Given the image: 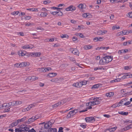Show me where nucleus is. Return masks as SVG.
Returning a JSON list of instances; mask_svg holds the SVG:
<instances>
[{"label": "nucleus", "instance_id": "nucleus-1", "mask_svg": "<svg viewBox=\"0 0 132 132\" xmlns=\"http://www.w3.org/2000/svg\"><path fill=\"white\" fill-rule=\"evenodd\" d=\"M1 108H2L4 110L5 112H8L10 111V108L11 105L9 104V103H4L3 105H1Z\"/></svg>", "mask_w": 132, "mask_h": 132}, {"label": "nucleus", "instance_id": "nucleus-2", "mask_svg": "<svg viewBox=\"0 0 132 132\" xmlns=\"http://www.w3.org/2000/svg\"><path fill=\"white\" fill-rule=\"evenodd\" d=\"M38 118V116L36 115L32 116L31 118L28 119V121L27 122V123L29 124L30 123L34 122Z\"/></svg>", "mask_w": 132, "mask_h": 132}, {"label": "nucleus", "instance_id": "nucleus-3", "mask_svg": "<svg viewBox=\"0 0 132 132\" xmlns=\"http://www.w3.org/2000/svg\"><path fill=\"white\" fill-rule=\"evenodd\" d=\"M106 61V64L111 62L113 59V56H107L103 57Z\"/></svg>", "mask_w": 132, "mask_h": 132}, {"label": "nucleus", "instance_id": "nucleus-4", "mask_svg": "<svg viewBox=\"0 0 132 132\" xmlns=\"http://www.w3.org/2000/svg\"><path fill=\"white\" fill-rule=\"evenodd\" d=\"M64 103V102L62 100L61 102H59L54 104L52 106V108L53 109H55L58 106L63 105Z\"/></svg>", "mask_w": 132, "mask_h": 132}, {"label": "nucleus", "instance_id": "nucleus-5", "mask_svg": "<svg viewBox=\"0 0 132 132\" xmlns=\"http://www.w3.org/2000/svg\"><path fill=\"white\" fill-rule=\"evenodd\" d=\"M76 7L75 6H73L72 5H71L69 6L68 8H66L65 9V10L67 11H73L75 10Z\"/></svg>", "mask_w": 132, "mask_h": 132}, {"label": "nucleus", "instance_id": "nucleus-6", "mask_svg": "<svg viewBox=\"0 0 132 132\" xmlns=\"http://www.w3.org/2000/svg\"><path fill=\"white\" fill-rule=\"evenodd\" d=\"M85 120L86 122H92L95 121V120L93 117H88L86 118H85Z\"/></svg>", "mask_w": 132, "mask_h": 132}, {"label": "nucleus", "instance_id": "nucleus-7", "mask_svg": "<svg viewBox=\"0 0 132 132\" xmlns=\"http://www.w3.org/2000/svg\"><path fill=\"white\" fill-rule=\"evenodd\" d=\"M26 126V125L22 124L20 126V127L19 128L24 131H27L28 130V129H29V127H27Z\"/></svg>", "mask_w": 132, "mask_h": 132}, {"label": "nucleus", "instance_id": "nucleus-8", "mask_svg": "<svg viewBox=\"0 0 132 132\" xmlns=\"http://www.w3.org/2000/svg\"><path fill=\"white\" fill-rule=\"evenodd\" d=\"M53 121V120H51L50 121L47 122L44 125V128L46 129H48L49 127H50V123H51L50 125L51 126V125L52 124V122H51V121Z\"/></svg>", "mask_w": 132, "mask_h": 132}, {"label": "nucleus", "instance_id": "nucleus-9", "mask_svg": "<svg viewBox=\"0 0 132 132\" xmlns=\"http://www.w3.org/2000/svg\"><path fill=\"white\" fill-rule=\"evenodd\" d=\"M104 58L103 57L100 61L99 63L101 65H104L106 64V61L105 60Z\"/></svg>", "mask_w": 132, "mask_h": 132}, {"label": "nucleus", "instance_id": "nucleus-10", "mask_svg": "<svg viewBox=\"0 0 132 132\" xmlns=\"http://www.w3.org/2000/svg\"><path fill=\"white\" fill-rule=\"evenodd\" d=\"M31 55L32 56H35V57H39L41 55V53L40 52L35 53H31Z\"/></svg>", "mask_w": 132, "mask_h": 132}, {"label": "nucleus", "instance_id": "nucleus-11", "mask_svg": "<svg viewBox=\"0 0 132 132\" xmlns=\"http://www.w3.org/2000/svg\"><path fill=\"white\" fill-rule=\"evenodd\" d=\"M72 52L73 54L78 56H79V51L76 48L74 49L72 51Z\"/></svg>", "mask_w": 132, "mask_h": 132}, {"label": "nucleus", "instance_id": "nucleus-12", "mask_svg": "<svg viewBox=\"0 0 132 132\" xmlns=\"http://www.w3.org/2000/svg\"><path fill=\"white\" fill-rule=\"evenodd\" d=\"M33 79L34 80H35L36 79H38V77H36L35 76H32V77H28L26 79V81H28L29 80H31V79Z\"/></svg>", "mask_w": 132, "mask_h": 132}, {"label": "nucleus", "instance_id": "nucleus-13", "mask_svg": "<svg viewBox=\"0 0 132 132\" xmlns=\"http://www.w3.org/2000/svg\"><path fill=\"white\" fill-rule=\"evenodd\" d=\"M26 51H20L18 52V54L20 56H24Z\"/></svg>", "mask_w": 132, "mask_h": 132}, {"label": "nucleus", "instance_id": "nucleus-14", "mask_svg": "<svg viewBox=\"0 0 132 132\" xmlns=\"http://www.w3.org/2000/svg\"><path fill=\"white\" fill-rule=\"evenodd\" d=\"M20 64V67H24L26 66H28L29 65V62H22Z\"/></svg>", "mask_w": 132, "mask_h": 132}, {"label": "nucleus", "instance_id": "nucleus-15", "mask_svg": "<svg viewBox=\"0 0 132 132\" xmlns=\"http://www.w3.org/2000/svg\"><path fill=\"white\" fill-rule=\"evenodd\" d=\"M57 129L55 128H51L50 127L47 130L48 132H56Z\"/></svg>", "mask_w": 132, "mask_h": 132}, {"label": "nucleus", "instance_id": "nucleus-16", "mask_svg": "<svg viewBox=\"0 0 132 132\" xmlns=\"http://www.w3.org/2000/svg\"><path fill=\"white\" fill-rule=\"evenodd\" d=\"M114 95V93L113 92H110L106 93V96L107 97H112Z\"/></svg>", "mask_w": 132, "mask_h": 132}, {"label": "nucleus", "instance_id": "nucleus-17", "mask_svg": "<svg viewBox=\"0 0 132 132\" xmlns=\"http://www.w3.org/2000/svg\"><path fill=\"white\" fill-rule=\"evenodd\" d=\"M18 123H19L18 121H17V120H15V121L13 122L11 124V127H13L15 126H16Z\"/></svg>", "mask_w": 132, "mask_h": 132}, {"label": "nucleus", "instance_id": "nucleus-18", "mask_svg": "<svg viewBox=\"0 0 132 132\" xmlns=\"http://www.w3.org/2000/svg\"><path fill=\"white\" fill-rule=\"evenodd\" d=\"M117 127H114L111 128H108L106 129V130H108L110 132H112L115 131L117 129Z\"/></svg>", "mask_w": 132, "mask_h": 132}, {"label": "nucleus", "instance_id": "nucleus-19", "mask_svg": "<svg viewBox=\"0 0 132 132\" xmlns=\"http://www.w3.org/2000/svg\"><path fill=\"white\" fill-rule=\"evenodd\" d=\"M52 70V69L50 67H47L46 68H42V70L44 72H46L47 71L51 70Z\"/></svg>", "mask_w": 132, "mask_h": 132}, {"label": "nucleus", "instance_id": "nucleus-20", "mask_svg": "<svg viewBox=\"0 0 132 132\" xmlns=\"http://www.w3.org/2000/svg\"><path fill=\"white\" fill-rule=\"evenodd\" d=\"M57 75V73H49L48 74V76L50 77H53L56 76Z\"/></svg>", "mask_w": 132, "mask_h": 132}, {"label": "nucleus", "instance_id": "nucleus-21", "mask_svg": "<svg viewBox=\"0 0 132 132\" xmlns=\"http://www.w3.org/2000/svg\"><path fill=\"white\" fill-rule=\"evenodd\" d=\"M26 118L27 117H26L24 116L22 118L20 119H19L17 120V121H18L19 123L20 122H22L26 120Z\"/></svg>", "mask_w": 132, "mask_h": 132}, {"label": "nucleus", "instance_id": "nucleus-22", "mask_svg": "<svg viewBox=\"0 0 132 132\" xmlns=\"http://www.w3.org/2000/svg\"><path fill=\"white\" fill-rule=\"evenodd\" d=\"M92 46L90 45H85L84 46V48L85 50H87L91 49Z\"/></svg>", "mask_w": 132, "mask_h": 132}, {"label": "nucleus", "instance_id": "nucleus-23", "mask_svg": "<svg viewBox=\"0 0 132 132\" xmlns=\"http://www.w3.org/2000/svg\"><path fill=\"white\" fill-rule=\"evenodd\" d=\"M99 87V84H96L93 86L91 88L92 89H94L98 88Z\"/></svg>", "mask_w": 132, "mask_h": 132}, {"label": "nucleus", "instance_id": "nucleus-24", "mask_svg": "<svg viewBox=\"0 0 132 132\" xmlns=\"http://www.w3.org/2000/svg\"><path fill=\"white\" fill-rule=\"evenodd\" d=\"M95 103L94 101L90 102L88 103H86V105L87 106H89V105H91V106H94L95 105H96V104H95Z\"/></svg>", "mask_w": 132, "mask_h": 132}, {"label": "nucleus", "instance_id": "nucleus-25", "mask_svg": "<svg viewBox=\"0 0 132 132\" xmlns=\"http://www.w3.org/2000/svg\"><path fill=\"white\" fill-rule=\"evenodd\" d=\"M72 117L77 113V110H74L70 111Z\"/></svg>", "mask_w": 132, "mask_h": 132}, {"label": "nucleus", "instance_id": "nucleus-26", "mask_svg": "<svg viewBox=\"0 0 132 132\" xmlns=\"http://www.w3.org/2000/svg\"><path fill=\"white\" fill-rule=\"evenodd\" d=\"M9 103V104L11 105L12 106H16L17 105V102L16 101L10 102Z\"/></svg>", "mask_w": 132, "mask_h": 132}, {"label": "nucleus", "instance_id": "nucleus-27", "mask_svg": "<svg viewBox=\"0 0 132 132\" xmlns=\"http://www.w3.org/2000/svg\"><path fill=\"white\" fill-rule=\"evenodd\" d=\"M93 100H94V101L95 103V104H96V105H98L100 104V102L101 101V100L100 101L98 100H96L95 98H93Z\"/></svg>", "mask_w": 132, "mask_h": 132}, {"label": "nucleus", "instance_id": "nucleus-28", "mask_svg": "<svg viewBox=\"0 0 132 132\" xmlns=\"http://www.w3.org/2000/svg\"><path fill=\"white\" fill-rule=\"evenodd\" d=\"M15 132H23L24 130L19 128H16L15 130Z\"/></svg>", "mask_w": 132, "mask_h": 132}, {"label": "nucleus", "instance_id": "nucleus-29", "mask_svg": "<svg viewBox=\"0 0 132 132\" xmlns=\"http://www.w3.org/2000/svg\"><path fill=\"white\" fill-rule=\"evenodd\" d=\"M119 114L122 115L123 116H127L128 114V113L127 112H125L122 111L119 112Z\"/></svg>", "mask_w": 132, "mask_h": 132}, {"label": "nucleus", "instance_id": "nucleus-30", "mask_svg": "<svg viewBox=\"0 0 132 132\" xmlns=\"http://www.w3.org/2000/svg\"><path fill=\"white\" fill-rule=\"evenodd\" d=\"M47 14L46 12H42L40 14V15L41 17H45L46 16Z\"/></svg>", "mask_w": 132, "mask_h": 132}, {"label": "nucleus", "instance_id": "nucleus-31", "mask_svg": "<svg viewBox=\"0 0 132 132\" xmlns=\"http://www.w3.org/2000/svg\"><path fill=\"white\" fill-rule=\"evenodd\" d=\"M129 33H130V32L128 30H123L122 31V33L123 35H128Z\"/></svg>", "mask_w": 132, "mask_h": 132}, {"label": "nucleus", "instance_id": "nucleus-32", "mask_svg": "<svg viewBox=\"0 0 132 132\" xmlns=\"http://www.w3.org/2000/svg\"><path fill=\"white\" fill-rule=\"evenodd\" d=\"M22 48L23 49H28V48H33V47H29V46L28 45H25L24 46H23L22 47Z\"/></svg>", "mask_w": 132, "mask_h": 132}, {"label": "nucleus", "instance_id": "nucleus-33", "mask_svg": "<svg viewBox=\"0 0 132 132\" xmlns=\"http://www.w3.org/2000/svg\"><path fill=\"white\" fill-rule=\"evenodd\" d=\"M19 13V11H14L11 13V14L12 15H18Z\"/></svg>", "mask_w": 132, "mask_h": 132}, {"label": "nucleus", "instance_id": "nucleus-34", "mask_svg": "<svg viewBox=\"0 0 132 132\" xmlns=\"http://www.w3.org/2000/svg\"><path fill=\"white\" fill-rule=\"evenodd\" d=\"M127 100V99L126 98L125 99H123L121 100L120 102H119V104H121L122 105V104L124 102H126Z\"/></svg>", "mask_w": 132, "mask_h": 132}, {"label": "nucleus", "instance_id": "nucleus-35", "mask_svg": "<svg viewBox=\"0 0 132 132\" xmlns=\"http://www.w3.org/2000/svg\"><path fill=\"white\" fill-rule=\"evenodd\" d=\"M58 80V78H54L52 79L51 80V81L52 82H56Z\"/></svg>", "mask_w": 132, "mask_h": 132}, {"label": "nucleus", "instance_id": "nucleus-36", "mask_svg": "<svg viewBox=\"0 0 132 132\" xmlns=\"http://www.w3.org/2000/svg\"><path fill=\"white\" fill-rule=\"evenodd\" d=\"M130 128V126L129 125H128L127 127H126L125 128H123L122 130V131H124L127 130H128Z\"/></svg>", "mask_w": 132, "mask_h": 132}, {"label": "nucleus", "instance_id": "nucleus-37", "mask_svg": "<svg viewBox=\"0 0 132 132\" xmlns=\"http://www.w3.org/2000/svg\"><path fill=\"white\" fill-rule=\"evenodd\" d=\"M102 49L104 50H106L110 48L109 46H104L103 47H101Z\"/></svg>", "mask_w": 132, "mask_h": 132}, {"label": "nucleus", "instance_id": "nucleus-38", "mask_svg": "<svg viewBox=\"0 0 132 132\" xmlns=\"http://www.w3.org/2000/svg\"><path fill=\"white\" fill-rule=\"evenodd\" d=\"M84 27L83 25L78 26V28H77V29H84Z\"/></svg>", "mask_w": 132, "mask_h": 132}, {"label": "nucleus", "instance_id": "nucleus-39", "mask_svg": "<svg viewBox=\"0 0 132 132\" xmlns=\"http://www.w3.org/2000/svg\"><path fill=\"white\" fill-rule=\"evenodd\" d=\"M61 37L62 38H64L68 37V36L67 35L64 34H62L61 35Z\"/></svg>", "mask_w": 132, "mask_h": 132}, {"label": "nucleus", "instance_id": "nucleus-40", "mask_svg": "<svg viewBox=\"0 0 132 132\" xmlns=\"http://www.w3.org/2000/svg\"><path fill=\"white\" fill-rule=\"evenodd\" d=\"M123 35V34L122 33V31L118 32L116 34V35L117 36H119L121 35L122 36Z\"/></svg>", "mask_w": 132, "mask_h": 132}, {"label": "nucleus", "instance_id": "nucleus-41", "mask_svg": "<svg viewBox=\"0 0 132 132\" xmlns=\"http://www.w3.org/2000/svg\"><path fill=\"white\" fill-rule=\"evenodd\" d=\"M70 113L71 112H69V113L68 114L67 116V118H70L72 117V116Z\"/></svg>", "mask_w": 132, "mask_h": 132}, {"label": "nucleus", "instance_id": "nucleus-42", "mask_svg": "<svg viewBox=\"0 0 132 132\" xmlns=\"http://www.w3.org/2000/svg\"><path fill=\"white\" fill-rule=\"evenodd\" d=\"M87 81H86V80H84L81 82L82 85H86L87 84Z\"/></svg>", "mask_w": 132, "mask_h": 132}, {"label": "nucleus", "instance_id": "nucleus-43", "mask_svg": "<svg viewBox=\"0 0 132 132\" xmlns=\"http://www.w3.org/2000/svg\"><path fill=\"white\" fill-rule=\"evenodd\" d=\"M15 67H16L17 68H20V64H19L18 63H16L14 65Z\"/></svg>", "mask_w": 132, "mask_h": 132}, {"label": "nucleus", "instance_id": "nucleus-44", "mask_svg": "<svg viewBox=\"0 0 132 132\" xmlns=\"http://www.w3.org/2000/svg\"><path fill=\"white\" fill-rule=\"evenodd\" d=\"M57 15L59 16H62L63 15V13L61 11L59 12Z\"/></svg>", "mask_w": 132, "mask_h": 132}, {"label": "nucleus", "instance_id": "nucleus-45", "mask_svg": "<svg viewBox=\"0 0 132 132\" xmlns=\"http://www.w3.org/2000/svg\"><path fill=\"white\" fill-rule=\"evenodd\" d=\"M27 131H28V132H36V131L33 128H32L31 130L28 129Z\"/></svg>", "mask_w": 132, "mask_h": 132}, {"label": "nucleus", "instance_id": "nucleus-46", "mask_svg": "<svg viewBox=\"0 0 132 132\" xmlns=\"http://www.w3.org/2000/svg\"><path fill=\"white\" fill-rule=\"evenodd\" d=\"M78 38L75 36H73L72 38L73 41H75L77 40Z\"/></svg>", "mask_w": 132, "mask_h": 132}, {"label": "nucleus", "instance_id": "nucleus-47", "mask_svg": "<svg viewBox=\"0 0 132 132\" xmlns=\"http://www.w3.org/2000/svg\"><path fill=\"white\" fill-rule=\"evenodd\" d=\"M83 5L82 4H80L78 6V7L80 9H82L83 8Z\"/></svg>", "mask_w": 132, "mask_h": 132}, {"label": "nucleus", "instance_id": "nucleus-48", "mask_svg": "<svg viewBox=\"0 0 132 132\" xmlns=\"http://www.w3.org/2000/svg\"><path fill=\"white\" fill-rule=\"evenodd\" d=\"M78 87H80L82 86V85L81 82H78Z\"/></svg>", "mask_w": 132, "mask_h": 132}, {"label": "nucleus", "instance_id": "nucleus-49", "mask_svg": "<svg viewBox=\"0 0 132 132\" xmlns=\"http://www.w3.org/2000/svg\"><path fill=\"white\" fill-rule=\"evenodd\" d=\"M97 34L98 35H102V31L100 30L97 32Z\"/></svg>", "mask_w": 132, "mask_h": 132}, {"label": "nucleus", "instance_id": "nucleus-50", "mask_svg": "<svg viewBox=\"0 0 132 132\" xmlns=\"http://www.w3.org/2000/svg\"><path fill=\"white\" fill-rule=\"evenodd\" d=\"M72 85L73 86H74L76 87H78V82H77L75 83H74Z\"/></svg>", "mask_w": 132, "mask_h": 132}, {"label": "nucleus", "instance_id": "nucleus-51", "mask_svg": "<svg viewBox=\"0 0 132 132\" xmlns=\"http://www.w3.org/2000/svg\"><path fill=\"white\" fill-rule=\"evenodd\" d=\"M130 103H131V102H130V101H128L127 102L125 103L124 104V105H128L129 104H130Z\"/></svg>", "mask_w": 132, "mask_h": 132}, {"label": "nucleus", "instance_id": "nucleus-52", "mask_svg": "<svg viewBox=\"0 0 132 132\" xmlns=\"http://www.w3.org/2000/svg\"><path fill=\"white\" fill-rule=\"evenodd\" d=\"M122 53H127L128 51V50L127 49H125L124 50H122Z\"/></svg>", "mask_w": 132, "mask_h": 132}, {"label": "nucleus", "instance_id": "nucleus-53", "mask_svg": "<svg viewBox=\"0 0 132 132\" xmlns=\"http://www.w3.org/2000/svg\"><path fill=\"white\" fill-rule=\"evenodd\" d=\"M63 128L62 127H60L59 128L58 132H63Z\"/></svg>", "mask_w": 132, "mask_h": 132}, {"label": "nucleus", "instance_id": "nucleus-54", "mask_svg": "<svg viewBox=\"0 0 132 132\" xmlns=\"http://www.w3.org/2000/svg\"><path fill=\"white\" fill-rule=\"evenodd\" d=\"M73 24H75L76 23V21L74 20H71L70 21Z\"/></svg>", "mask_w": 132, "mask_h": 132}, {"label": "nucleus", "instance_id": "nucleus-55", "mask_svg": "<svg viewBox=\"0 0 132 132\" xmlns=\"http://www.w3.org/2000/svg\"><path fill=\"white\" fill-rule=\"evenodd\" d=\"M94 41L95 42H97L98 41V37H96L93 39Z\"/></svg>", "mask_w": 132, "mask_h": 132}, {"label": "nucleus", "instance_id": "nucleus-56", "mask_svg": "<svg viewBox=\"0 0 132 132\" xmlns=\"http://www.w3.org/2000/svg\"><path fill=\"white\" fill-rule=\"evenodd\" d=\"M35 103H34L33 104H31L29 106V107L30 108V109H31L33 107H34L35 105Z\"/></svg>", "mask_w": 132, "mask_h": 132}, {"label": "nucleus", "instance_id": "nucleus-57", "mask_svg": "<svg viewBox=\"0 0 132 132\" xmlns=\"http://www.w3.org/2000/svg\"><path fill=\"white\" fill-rule=\"evenodd\" d=\"M17 102V105H20L22 104V102L21 101H16Z\"/></svg>", "mask_w": 132, "mask_h": 132}, {"label": "nucleus", "instance_id": "nucleus-58", "mask_svg": "<svg viewBox=\"0 0 132 132\" xmlns=\"http://www.w3.org/2000/svg\"><path fill=\"white\" fill-rule=\"evenodd\" d=\"M129 17L130 18H132V12H130L128 13Z\"/></svg>", "mask_w": 132, "mask_h": 132}, {"label": "nucleus", "instance_id": "nucleus-59", "mask_svg": "<svg viewBox=\"0 0 132 132\" xmlns=\"http://www.w3.org/2000/svg\"><path fill=\"white\" fill-rule=\"evenodd\" d=\"M103 40V38L102 37H98V41H102Z\"/></svg>", "mask_w": 132, "mask_h": 132}, {"label": "nucleus", "instance_id": "nucleus-60", "mask_svg": "<svg viewBox=\"0 0 132 132\" xmlns=\"http://www.w3.org/2000/svg\"><path fill=\"white\" fill-rule=\"evenodd\" d=\"M83 17L84 18H86L87 17V13H84L83 14Z\"/></svg>", "mask_w": 132, "mask_h": 132}, {"label": "nucleus", "instance_id": "nucleus-61", "mask_svg": "<svg viewBox=\"0 0 132 132\" xmlns=\"http://www.w3.org/2000/svg\"><path fill=\"white\" fill-rule=\"evenodd\" d=\"M102 32V35H104L107 32V30H101Z\"/></svg>", "mask_w": 132, "mask_h": 132}, {"label": "nucleus", "instance_id": "nucleus-62", "mask_svg": "<svg viewBox=\"0 0 132 132\" xmlns=\"http://www.w3.org/2000/svg\"><path fill=\"white\" fill-rule=\"evenodd\" d=\"M31 17L30 16H26L25 17L26 19L27 20H29L31 18Z\"/></svg>", "mask_w": 132, "mask_h": 132}, {"label": "nucleus", "instance_id": "nucleus-63", "mask_svg": "<svg viewBox=\"0 0 132 132\" xmlns=\"http://www.w3.org/2000/svg\"><path fill=\"white\" fill-rule=\"evenodd\" d=\"M95 79V78L93 77H89V81H91L92 80H94Z\"/></svg>", "mask_w": 132, "mask_h": 132}, {"label": "nucleus", "instance_id": "nucleus-64", "mask_svg": "<svg viewBox=\"0 0 132 132\" xmlns=\"http://www.w3.org/2000/svg\"><path fill=\"white\" fill-rule=\"evenodd\" d=\"M79 36L80 37L82 38H83L84 37V35L83 34H82V33H80V34L79 35Z\"/></svg>", "mask_w": 132, "mask_h": 132}]
</instances>
